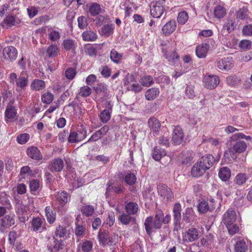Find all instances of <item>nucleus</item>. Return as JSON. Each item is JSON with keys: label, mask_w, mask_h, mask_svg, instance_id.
Instances as JSON below:
<instances>
[{"label": "nucleus", "mask_w": 252, "mask_h": 252, "mask_svg": "<svg viewBox=\"0 0 252 252\" xmlns=\"http://www.w3.org/2000/svg\"><path fill=\"white\" fill-rule=\"evenodd\" d=\"M205 86L207 89L212 90L216 88L220 83V79L215 75H209L205 78Z\"/></svg>", "instance_id": "nucleus-12"}, {"label": "nucleus", "mask_w": 252, "mask_h": 252, "mask_svg": "<svg viewBox=\"0 0 252 252\" xmlns=\"http://www.w3.org/2000/svg\"><path fill=\"white\" fill-rule=\"evenodd\" d=\"M17 50L15 47L9 46L4 48L2 52L4 59L8 61L15 60L17 57Z\"/></svg>", "instance_id": "nucleus-11"}, {"label": "nucleus", "mask_w": 252, "mask_h": 252, "mask_svg": "<svg viewBox=\"0 0 252 252\" xmlns=\"http://www.w3.org/2000/svg\"><path fill=\"white\" fill-rule=\"evenodd\" d=\"M236 220V214L234 210L228 209L223 214L222 220L225 225L234 223Z\"/></svg>", "instance_id": "nucleus-17"}, {"label": "nucleus", "mask_w": 252, "mask_h": 252, "mask_svg": "<svg viewBox=\"0 0 252 252\" xmlns=\"http://www.w3.org/2000/svg\"><path fill=\"white\" fill-rule=\"evenodd\" d=\"M64 247V244L62 240H55L53 247H50L49 250L50 252H59L62 250Z\"/></svg>", "instance_id": "nucleus-44"}, {"label": "nucleus", "mask_w": 252, "mask_h": 252, "mask_svg": "<svg viewBox=\"0 0 252 252\" xmlns=\"http://www.w3.org/2000/svg\"><path fill=\"white\" fill-rule=\"evenodd\" d=\"M215 44V41L212 39H209L206 40L205 42L197 45L195 49V54L196 56L200 58H205L207 55L208 51L210 48V45Z\"/></svg>", "instance_id": "nucleus-2"}, {"label": "nucleus", "mask_w": 252, "mask_h": 252, "mask_svg": "<svg viewBox=\"0 0 252 252\" xmlns=\"http://www.w3.org/2000/svg\"><path fill=\"white\" fill-rule=\"evenodd\" d=\"M211 210L209 206L208 202L206 201H201L197 205V210L200 214H204L208 211H211Z\"/></svg>", "instance_id": "nucleus-47"}, {"label": "nucleus", "mask_w": 252, "mask_h": 252, "mask_svg": "<svg viewBox=\"0 0 252 252\" xmlns=\"http://www.w3.org/2000/svg\"><path fill=\"white\" fill-rule=\"evenodd\" d=\"M54 96L50 92H46L43 94L41 96V100L43 103L46 104H50L54 99Z\"/></svg>", "instance_id": "nucleus-54"}, {"label": "nucleus", "mask_w": 252, "mask_h": 252, "mask_svg": "<svg viewBox=\"0 0 252 252\" xmlns=\"http://www.w3.org/2000/svg\"><path fill=\"white\" fill-rule=\"evenodd\" d=\"M164 0H160L152 3L150 6V14L155 18H159L165 11Z\"/></svg>", "instance_id": "nucleus-3"}, {"label": "nucleus", "mask_w": 252, "mask_h": 252, "mask_svg": "<svg viewBox=\"0 0 252 252\" xmlns=\"http://www.w3.org/2000/svg\"><path fill=\"white\" fill-rule=\"evenodd\" d=\"M98 237L100 243L103 245L107 244L109 240V234L108 231L100 230Z\"/></svg>", "instance_id": "nucleus-42"}, {"label": "nucleus", "mask_w": 252, "mask_h": 252, "mask_svg": "<svg viewBox=\"0 0 252 252\" xmlns=\"http://www.w3.org/2000/svg\"><path fill=\"white\" fill-rule=\"evenodd\" d=\"M155 221L153 220V217L152 216L146 218L144 221V226L146 232L148 236H151L153 233L156 229H159L156 227L154 224Z\"/></svg>", "instance_id": "nucleus-19"}, {"label": "nucleus", "mask_w": 252, "mask_h": 252, "mask_svg": "<svg viewBox=\"0 0 252 252\" xmlns=\"http://www.w3.org/2000/svg\"><path fill=\"white\" fill-rule=\"evenodd\" d=\"M236 27L237 24L235 19L233 18L228 17L224 21L221 32H226V34H228L233 32L236 29Z\"/></svg>", "instance_id": "nucleus-8"}, {"label": "nucleus", "mask_w": 252, "mask_h": 252, "mask_svg": "<svg viewBox=\"0 0 252 252\" xmlns=\"http://www.w3.org/2000/svg\"><path fill=\"white\" fill-rule=\"evenodd\" d=\"M17 114V110L13 105V101H10L6 107L5 111V121L7 123L8 119H12L15 118Z\"/></svg>", "instance_id": "nucleus-18"}, {"label": "nucleus", "mask_w": 252, "mask_h": 252, "mask_svg": "<svg viewBox=\"0 0 252 252\" xmlns=\"http://www.w3.org/2000/svg\"><path fill=\"white\" fill-rule=\"evenodd\" d=\"M86 134V132L83 130L77 132L71 131L68 133V142H80L85 138Z\"/></svg>", "instance_id": "nucleus-14"}, {"label": "nucleus", "mask_w": 252, "mask_h": 252, "mask_svg": "<svg viewBox=\"0 0 252 252\" xmlns=\"http://www.w3.org/2000/svg\"><path fill=\"white\" fill-rule=\"evenodd\" d=\"M227 229L228 230V231L231 235H233L235 234L236 233H238L240 229L239 226L234 223L232 224H229L228 225H226Z\"/></svg>", "instance_id": "nucleus-64"}, {"label": "nucleus", "mask_w": 252, "mask_h": 252, "mask_svg": "<svg viewBox=\"0 0 252 252\" xmlns=\"http://www.w3.org/2000/svg\"><path fill=\"white\" fill-rule=\"evenodd\" d=\"M247 146L246 143H235L233 148L237 153H241L245 151Z\"/></svg>", "instance_id": "nucleus-60"}, {"label": "nucleus", "mask_w": 252, "mask_h": 252, "mask_svg": "<svg viewBox=\"0 0 252 252\" xmlns=\"http://www.w3.org/2000/svg\"><path fill=\"white\" fill-rule=\"evenodd\" d=\"M177 23L175 20H170L166 23L162 28L163 34L168 36L176 30Z\"/></svg>", "instance_id": "nucleus-16"}, {"label": "nucleus", "mask_w": 252, "mask_h": 252, "mask_svg": "<svg viewBox=\"0 0 252 252\" xmlns=\"http://www.w3.org/2000/svg\"><path fill=\"white\" fill-rule=\"evenodd\" d=\"M194 213L192 208H187L183 213V220L188 223L193 220Z\"/></svg>", "instance_id": "nucleus-41"}, {"label": "nucleus", "mask_w": 252, "mask_h": 252, "mask_svg": "<svg viewBox=\"0 0 252 252\" xmlns=\"http://www.w3.org/2000/svg\"><path fill=\"white\" fill-rule=\"evenodd\" d=\"M64 167L63 160L60 158L54 159L53 161L50 164L49 168L53 172H60Z\"/></svg>", "instance_id": "nucleus-23"}, {"label": "nucleus", "mask_w": 252, "mask_h": 252, "mask_svg": "<svg viewBox=\"0 0 252 252\" xmlns=\"http://www.w3.org/2000/svg\"><path fill=\"white\" fill-rule=\"evenodd\" d=\"M56 199L61 205H64L68 201L66 192L64 191L58 192L56 195Z\"/></svg>", "instance_id": "nucleus-51"}, {"label": "nucleus", "mask_w": 252, "mask_h": 252, "mask_svg": "<svg viewBox=\"0 0 252 252\" xmlns=\"http://www.w3.org/2000/svg\"><path fill=\"white\" fill-rule=\"evenodd\" d=\"M215 161L216 159L214 156L209 154L202 157L197 162L202 165L205 170H207L213 166Z\"/></svg>", "instance_id": "nucleus-10"}, {"label": "nucleus", "mask_w": 252, "mask_h": 252, "mask_svg": "<svg viewBox=\"0 0 252 252\" xmlns=\"http://www.w3.org/2000/svg\"><path fill=\"white\" fill-rule=\"evenodd\" d=\"M157 190L158 195L165 201H171L174 197L171 189L165 184L158 185Z\"/></svg>", "instance_id": "nucleus-6"}, {"label": "nucleus", "mask_w": 252, "mask_h": 252, "mask_svg": "<svg viewBox=\"0 0 252 252\" xmlns=\"http://www.w3.org/2000/svg\"><path fill=\"white\" fill-rule=\"evenodd\" d=\"M21 22V16L19 14L14 16L9 15L4 20V23L8 27L19 25Z\"/></svg>", "instance_id": "nucleus-22"}, {"label": "nucleus", "mask_w": 252, "mask_h": 252, "mask_svg": "<svg viewBox=\"0 0 252 252\" xmlns=\"http://www.w3.org/2000/svg\"><path fill=\"white\" fill-rule=\"evenodd\" d=\"M233 65V59L232 57H227L221 59L217 61V66L221 70H229Z\"/></svg>", "instance_id": "nucleus-7"}, {"label": "nucleus", "mask_w": 252, "mask_h": 252, "mask_svg": "<svg viewBox=\"0 0 252 252\" xmlns=\"http://www.w3.org/2000/svg\"><path fill=\"white\" fill-rule=\"evenodd\" d=\"M45 87V82L40 79L34 80L31 85V89L35 91H40L43 89Z\"/></svg>", "instance_id": "nucleus-39"}, {"label": "nucleus", "mask_w": 252, "mask_h": 252, "mask_svg": "<svg viewBox=\"0 0 252 252\" xmlns=\"http://www.w3.org/2000/svg\"><path fill=\"white\" fill-rule=\"evenodd\" d=\"M81 212L83 215L89 217L91 216L94 212V208L92 206L85 205L82 208Z\"/></svg>", "instance_id": "nucleus-57"}, {"label": "nucleus", "mask_w": 252, "mask_h": 252, "mask_svg": "<svg viewBox=\"0 0 252 252\" xmlns=\"http://www.w3.org/2000/svg\"><path fill=\"white\" fill-rule=\"evenodd\" d=\"M184 138V133L182 128L179 126L174 127L172 132L173 142H183Z\"/></svg>", "instance_id": "nucleus-20"}, {"label": "nucleus", "mask_w": 252, "mask_h": 252, "mask_svg": "<svg viewBox=\"0 0 252 252\" xmlns=\"http://www.w3.org/2000/svg\"><path fill=\"white\" fill-rule=\"evenodd\" d=\"M189 19V16L187 12L182 11L178 14V21L181 24H185Z\"/></svg>", "instance_id": "nucleus-63"}, {"label": "nucleus", "mask_w": 252, "mask_h": 252, "mask_svg": "<svg viewBox=\"0 0 252 252\" xmlns=\"http://www.w3.org/2000/svg\"><path fill=\"white\" fill-rule=\"evenodd\" d=\"M161 52L163 57L167 60L169 64L175 65L179 61L180 56L175 48L171 46H163Z\"/></svg>", "instance_id": "nucleus-1"}, {"label": "nucleus", "mask_w": 252, "mask_h": 252, "mask_svg": "<svg viewBox=\"0 0 252 252\" xmlns=\"http://www.w3.org/2000/svg\"><path fill=\"white\" fill-rule=\"evenodd\" d=\"M48 39L52 42H56L59 41L61 37V33L58 31L55 30L53 28L48 29Z\"/></svg>", "instance_id": "nucleus-26"}, {"label": "nucleus", "mask_w": 252, "mask_h": 252, "mask_svg": "<svg viewBox=\"0 0 252 252\" xmlns=\"http://www.w3.org/2000/svg\"><path fill=\"white\" fill-rule=\"evenodd\" d=\"M182 206L180 203H175L173 207L174 231L181 229Z\"/></svg>", "instance_id": "nucleus-5"}, {"label": "nucleus", "mask_w": 252, "mask_h": 252, "mask_svg": "<svg viewBox=\"0 0 252 252\" xmlns=\"http://www.w3.org/2000/svg\"><path fill=\"white\" fill-rule=\"evenodd\" d=\"M206 170L197 162L192 167L191 174L194 177L201 176Z\"/></svg>", "instance_id": "nucleus-28"}, {"label": "nucleus", "mask_w": 252, "mask_h": 252, "mask_svg": "<svg viewBox=\"0 0 252 252\" xmlns=\"http://www.w3.org/2000/svg\"><path fill=\"white\" fill-rule=\"evenodd\" d=\"M63 46L66 51L74 52L77 47V43L74 40L67 38L63 41Z\"/></svg>", "instance_id": "nucleus-24"}, {"label": "nucleus", "mask_w": 252, "mask_h": 252, "mask_svg": "<svg viewBox=\"0 0 252 252\" xmlns=\"http://www.w3.org/2000/svg\"><path fill=\"white\" fill-rule=\"evenodd\" d=\"M82 37L83 40L86 41H94L97 38L96 33L92 31H86L82 34Z\"/></svg>", "instance_id": "nucleus-33"}, {"label": "nucleus", "mask_w": 252, "mask_h": 252, "mask_svg": "<svg viewBox=\"0 0 252 252\" xmlns=\"http://www.w3.org/2000/svg\"><path fill=\"white\" fill-rule=\"evenodd\" d=\"M248 246L244 240H240L236 242L234 246L235 252H246Z\"/></svg>", "instance_id": "nucleus-45"}, {"label": "nucleus", "mask_w": 252, "mask_h": 252, "mask_svg": "<svg viewBox=\"0 0 252 252\" xmlns=\"http://www.w3.org/2000/svg\"><path fill=\"white\" fill-rule=\"evenodd\" d=\"M45 214L48 222L52 224L56 220V214L53 211L52 208L47 206L45 208Z\"/></svg>", "instance_id": "nucleus-38"}, {"label": "nucleus", "mask_w": 252, "mask_h": 252, "mask_svg": "<svg viewBox=\"0 0 252 252\" xmlns=\"http://www.w3.org/2000/svg\"><path fill=\"white\" fill-rule=\"evenodd\" d=\"M171 220V216L166 215L164 217V213L161 209H157L156 211L155 216L153 220L155 221L154 225L157 228H161L162 224H167Z\"/></svg>", "instance_id": "nucleus-4"}, {"label": "nucleus", "mask_w": 252, "mask_h": 252, "mask_svg": "<svg viewBox=\"0 0 252 252\" xmlns=\"http://www.w3.org/2000/svg\"><path fill=\"white\" fill-rule=\"evenodd\" d=\"M249 179V176L245 173H239L235 177V183L239 186L243 185Z\"/></svg>", "instance_id": "nucleus-49"}, {"label": "nucleus", "mask_w": 252, "mask_h": 252, "mask_svg": "<svg viewBox=\"0 0 252 252\" xmlns=\"http://www.w3.org/2000/svg\"><path fill=\"white\" fill-rule=\"evenodd\" d=\"M98 49V46L95 44H86L84 47L85 54L92 57L96 56Z\"/></svg>", "instance_id": "nucleus-29"}, {"label": "nucleus", "mask_w": 252, "mask_h": 252, "mask_svg": "<svg viewBox=\"0 0 252 252\" xmlns=\"http://www.w3.org/2000/svg\"><path fill=\"white\" fill-rule=\"evenodd\" d=\"M100 10V5L96 3H94L90 6L89 11L92 16H95L99 14Z\"/></svg>", "instance_id": "nucleus-62"}, {"label": "nucleus", "mask_w": 252, "mask_h": 252, "mask_svg": "<svg viewBox=\"0 0 252 252\" xmlns=\"http://www.w3.org/2000/svg\"><path fill=\"white\" fill-rule=\"evenodd\" d=\"M28 75L25 72L21 73L20 75L17 80L16 84L17 87L23 89L28 85Z\"/></svg>", "instance_id": "nucleus-30"}, {"label": "nucleus", "mask_w": 252, "mask_h": 252, "mask_svg": "<svg viewBox=\"0 0 252 252\" xmlns=\"http://www.w3.org/2000/svg\"><path fill=\"white\" fill-rule=\"evenodd\" d=\"M138 208L137 204L133 202H128L125 207L126 212L128 215L136 214L138 211Z\"/></svg>", "instance_id": "nucleus-37"}, {"label": "nucleus", "mask_w": 252, "mask_h": 252, "mask_svg": "<svg viewBox=\"0 0 252 252\" xmlns=\"http://www.w3.org/2000/svg\"><path fill=\"white\" fill-rule=\"evenodd\" d=\"M213 14L215 18L221 19L226 15V10L222 5H217L214 8Z\"/></svg>", "instance_id": "nucleus-32"}, {"label": "nucleus", "mask_w": 252, "mask_h": 252, "mask_svg": "<svg viewBox=\"0 0 252 252\" xmlns=\"http://www.w3.org/2000/svg\"><path fill=\"white\" fill-rule=\"evenodd\" d=\"M224 157L228 159V162H232L237 158V153L233 147H231L225 151Z\"/></svg>", "instance_id": "nucleus-36"}, {"label": "nucleus", "mask_w": 252, "mask_h": 252, "mask_svg": "<svg viewBox=\"0 0 252 252\" xmlns=\"http://www.w3.org/2000/svg\"><path fill=\"white\" fill-rule=\"evenodd\" d=\"M220 178L223 181H226L229 179L231 176V171L227 167H221L219 172Z\"/></svg>", "instance_id": "nucleus-34"}, {"label": "nucleus", "mask_w": 252, "mask_h": 252, "mask_svg": "<svg viewBox=\"0 0 252 252\" xmlns=\"http://www.w3.org/2000/svg\"><path fill=\"white\" fill-rule=\"evenodd\" d=\"M159 91L158 88H152L147 91L145 93V97L148 100H152L158 96Z\"/></svg>", "instance_id": "nucleus-35"}, {"label": "nucleus", "mask_w": 252, "mask_h": 252, "mask_svg": "<svg viewBox=\"0 0 252 252\" xmlns=\"http://www.w3.org/2000/svg\"><path fill=\"white\" fill-rule=\"evenodd\" d=\"M59 50V47L56 44H52L46 49V57L48 58H55L58 55Z\"/></svg>", "instance_id": "nucleus-31"}, {"label": "nucleus", "mask_w": 252, "mask_h": 252, "mask_svg": "<svg viewBox=\"0 0 252 252\" xmlns=\"http://www.w3.org/2000/svg\"><path fill=\"white\" fill-rule=\"evenodd\" d=\"M148 126L154 135L158 134L161 128L159 121L155 117H150L148 121Z\"/></svg>", "instance_id": "nucleus-9"}, {"label": "nucleus", "mask_w": 252, "mask_h": 252, "mask_svg": "<svg viewBox=\"0 0 252 252\" xmlns=\"http://www.w3.org/2000/svg\"><path fill=\"white\" fill-rule=\"evenodd\" d=\"M31 210L27 206L22 204L19 205L17 207L16 213L18 216L19 219L21 222H25L28 219L26 213L28 211Z\"/></svg>", "instance_id": "nucleus-21"}, {"label": "nucleus", "mask_w": 252, "mask_h": 252, "mask_svg": "<svg viewBox=\"0 0 252 252\" xmlns=\"http://www.w3.org/2000/svg\"><path fill=\"white\" fill-rule=\"evenodd\" d=\"M200 246L207 249H212L215 247V241L213 235L210 233L201 239Z\"/></svg>", "instance_id": "nucleus-15"}, {"label": "nucleus", "mask_w": 252, "mask_h": 252, "mask_svg": "<svg viewBox=\"0 0 252 252\" xmlns=\"http://www.w3.org/2000/svg\"><path fill=\"white\" fill-rule=\"evenodd\" d=\"M29 186L31 193L35 195V192L40 188V183L39 180L33 179L30 182Z\"/></svg>", "instance_id": "nucleus-48"}, {"label": "nucleus", "mask_w": 252, "mask_h": 252, "mask_svg": "<svg viewBox=\"0 0 252 252\" xmlns=\"http://www.w3.org/2000/svg\"><path fill=\"white\" fill-rule=\"evenodd\" d=\"M76 227L75 228V233L77 236H82L84 235L86 229L85 227L81 224L79 220H77L75 222Z\"/></svg>", "instance_id": "nucleus-50"}, {"label": "nucleus", "mask_w": 252, "mask_h": 252, "mask_svg": "<svg viewBox=\"0 0 252 252\" xmlns=\"http://www.w3.org/2000/svg\"><path fill=\"white\" fill-rule=\"evenodd\" d=\"M28 155L32 159L35 160H40L42 158V155L40 152L37 148L35 147H31L27 151Z\"/></svg>", "instance_id": "nucleus-27"}, {"label": "nucleus", "mask_w": 252, "mask_h": 252, "mask_svg": "<svg viewBox=\"0 0 252 252\" xmlns=\"http://www.w3.org/2000/svg\"><path fill=\"white\" fill-rule=\"evenodd\" d=\"M185 94L189 99H193L195 96L194 86L193 85H187L185 90Z\"/></svg>", "instance_id": "nucleus-55"}, {"label": "nucleus", "mask_w": 252, "mask_h": 252, "mask_svg": "<svg viewBox=\"0 0 252 252\" xmlns=\"http://www.w3.org/2000/svg\"><path fill=\"white\" fill-rule=\"evenodd\" d=\"M0 202L2 205L6 207L8 210L11 208L10 202L8 198L7 195L4 192L0 194Z\"/></svg>", "instance_id": "nucleus-52"}, {"label": "nucleus", "mask_w": 252, "mask_h": 252, "mask_svg": "<svg viewBox=\"0 0 252 252\" xmlns=\"http://www.w3.org/2000/svg\"><path fill=\"white\" fill-rule=\"evenodd\" d=\"M199 232L195 228L189 229L183 236V240L186 243H190L196 241L198 238Z\"/></svg>", "instance_id": "nucleus-13"}, {"label": "nucleus", "mask_w": 252, "mask_h": 252, "mask_svg": "<svg viewBox=\"0 0 252 252\" xmlns=\"http://www.w3.org/2000/svg\"><path fill=\"white\" fill-rule=\"evenodd\" d=\"M240 80L235 75H232L226 78V83L230 86H235L240 83Z\"/></svg>", "instance_id": "nucleus-53"}, {"label": "nucleus", "mask_w": 252, "mask_h": 252, "mask_svg": "<svg viewBox=\"0 0 252 252\" xmlns=\"http://www.w3.org/2000/svg\"><path fill=\"white\" fill-rule=\"evenodd\" d=\"M20 175L21 176H23V178H24L28 176H34L33 173L28 166H24L21 168L20 170Z\"/></svg>", "instance_id": "nucleus-61"}, {"label": "nucleus", "mask_w": 252, "mask_h": 252, "mask_svg": "<svg viewBox=\"0 0 252 252\" xmlns=\"http://www.w3.org/2000/svg\"><path fill=\"white\" fill-rule=\"evenodd\" d=\"M15 216L14 214H10L6 215L1 221L7 226L10 227L15 223Z\"/></svg>", "instance_id": "nucleus-40"}, {"label": "nucleus", "mask_w": 252, "mask_h": 252, "mask_svg": "<svg viewBox=\"0 0 252 252\" xmlns=\"http://www.w3.org/2000/svg\"><path fill=\"white\" fill-rule=\"evenodd\" d=\"M245 139L247 141H251L252 138L250 136L245 135L243 133H238L233 135L230 138V142H243L242 139Z\"/></svg>", "instance_id": "nucleus-43"}, {"label": "nucleus", "mask_w": 252, "mask_h": 252, "mask_svg": "<svg viewBox=\"0 0 252 252\" xmlns=\"http://www.w3.org/2000/svg\"><path fill=\"white\" fill-rule=\"evenodd\" d=\"M165 155L166 152L165 151L155 148L153 155V158L156 160L158 161L162 158V157L165 156Z\"/></svg>", "instance_id": "nucleus-59"}, {"label": "nucleus", "mask_w": 252, "mask_h": 252, "mask_svg": "<svg viewBox=\"0 0 252 252\" xmlns=\"http://www.w3.org/2000/svg\"><path fill=\"white\" fill-rule=\"evenodd\" d=\"M249 11L247 8L243 6L236 12V17L238 19L244 20L247 18Z\"/></svg>", "instance_id": "nucleus-46"}, {"label": "nucleus", "mask_w": 252, "mask_h": 252, "mask_svg": "<svg viewBox=\"0 0 252 252\" xmlns=\"http://www.w3.org/2000/svg\"><path fill=\"white\" fill-rule=\"evenodd\" d=\"M43 220L39 217L34 218L32 221V226L33 230L36 232H42L44 227L42 226Z\"/></svg>", "instance_id": "nucleus-25"}, {"label": "nucleus", "mask_w": 252, "mask_h": 252, "mask_svg": "<svg viewBox=\"0 0 252 252\" xmlns=\"http://www.w3.org/2000/svg\"><path fill=\"white\" fill-rule=\"evenodd\" d=\"M92 93V89L88 86L82 87L79 89V94L82 97H87Z\"/></svg>", "instance_id": "nucleus-58"}, {"label": "nucleus", "mask_w": 252, "mask_h": 252, "mask_svg": "<svg viewBox=\"0 0 252 252\" xmlns=\"http://www.w3.org/2000/svg\"><path fill=\"white\" fill-rule=\"evenodd\" d=\"M77 73L75 68L73 67L68 68L64 72V75L66 78L69 80H73Z\"/></svg>", "instance_id": "nucleus-56"}]
</instances>
